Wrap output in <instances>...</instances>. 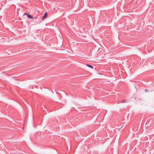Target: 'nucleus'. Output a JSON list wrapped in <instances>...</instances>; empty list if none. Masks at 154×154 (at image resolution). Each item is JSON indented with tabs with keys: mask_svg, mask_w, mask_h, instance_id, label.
<instances>
[{
	"mask_svg": "<svg viewBox=\"0 0 154 154\" xmlns=\"http://www.w3.org/2000/svg\"><path fill=\"white\" fill-rule=\"evenodd\" d=\"M77 133L79 136H80V135H82L83 136H84V133H85V132L83 130H82V131L79 130L78 131H77Z\"/></svg>",
	"mask_w": 154,
	"mask_h": 154,
	"instance_id": "1",
	"label": "nucleus"
},
{
	"mask_svg": "<svg viewBox=\"0 0 154 154\" xmlns=\"http://www.w3.org/2000/svg\"><path fill=\"white\" fill-rule=\"evenodd\" d=\"M91 130V128H90V127L89 126H87L85 130V133H87L88 132H89Z\"/></svg>",
	"mask_w": 154,
	"mask_h": 154,
	"instance_id": "2",
	"label": "nucleus"
},
{
	"mask_svg": "<svg viewBox=\"0 0 154 154\" xmlns=\"http://www.w3.org/2000/svg\"><path fill=\"white\" fill-rule=\"evenodd\" d=\"M47 12H46L45 13L44 15L43 16L42 20H43L44 19H45L47 17Z\"/></svg>",
	"mask_w": 154,
	"mask_h": 154,
	"instance_id": "3",
	"label": "nucleus"
},
{
	"mask_svg": "<svg viewBox=\"0 0 154 154\" xmlns=\"http://www.w3.org/2000/svg\"><path fill=\"white\" fill-rule=\"evenodd\" d=\"M27 17L28 18L30 19H32L33 18L32 16L29 14H27Z\"/></svg>",
	"mask_w": 154,
	"mask_h": 154,
	"instance_id": "4",
	"label": "nucleus"
},
{
	"mask_svg": "<svg viewBox=\"0 0 154 154\" xmlns=\"http://www.w3.org/2000/svg\"><path fill=\"white\" fill-rule=\"evenodd\" d=\"M86 65L88 67H89V68H91L92 69H93V67L92 66H91L90 65H89V64H86Z\"/></svg>",
	"mask_w": 154,
	"mask_h": 154,
	"instance_id": "5",
	"label": "nucleus"
},
{
	"mask_svg": "<svg viewBox=\"0 0 154 154\" xmlns=\"http://www.w3.org/2000/svg\"><path fill=\"white\" fill-rule=\"evenodd\" d=\"M126 100H122V102H121V103H126Z\"/></svg>",
	"mask_w": 154,
	"mask_h": 154,
	"instance_id": "6",
	"label": "nucleus"
},
{
	"mask_svg": "<svg viewBox=\"0 0 154 154\" xmlns=\"http://www.w3.org/2000/svg\"><path fill=\"white\" fill-rule=\"evenodd\" d=\"M145 91L146 92H148V91L146 89H145Z\"/></svg>",
	"mask_w": 154,
	"mask_h": 154,
	"instance_id": "7",
	"label": "nucleus"
},
{
	"mask_svg": "<svg viewBox=\"0 0 154 154\" xmlns=\"http://www.w3.org/2000/svg\"><path fill=\"white\" fill-rule=\"evenodd\" d=\"M24 14H26V15H27V14H28V13H24Z\"/></svg>",
	"mask_w": 154,
	"mask_h": 154,
	"instance_id": "8",
	"label": "nucleus"
}]
</instances>
